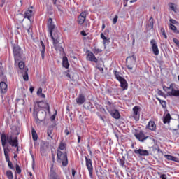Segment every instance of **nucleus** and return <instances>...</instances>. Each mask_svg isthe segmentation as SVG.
I'll list each match as a JSON object with an SVG mask.
<instances>
[{
  "label": "nucleus",
  "mask_w": 179,
  "mask_h": 179,
  "mask_svg": "<svg viewBox=\"0 0 179 179\" xmlns=\"http://www.w3.org/2000/svg\"><path fill=\"white\" fill-rule=\"evenodd\" d=\"M0 138L1 141V145L3 148V152H4V156L6 157V162L8 163V166L9 169L11 170H15V167L13 166V164H12V162L10 161V159L9 158V148L6 147V145L8 143L12 146L13 148H17V137H15L14 138H12V136H6V134H5L4 131H3L0 134Z\"/></svg>",
  "instance_id": "1"
},
{
  "label": "nucleus",
  "mask_w": 179,
  "mask_h": 179,
  "mask_svg": "<svg viewBox=\"0 0 179 179\" xmlns=\"http://www.w3.org/2000/svg\"><path fill=\"white\" fill-rule=\"evenodd\" d=\"M57 163H61L63 167L68 166V153L62 152V151L57 150Z\"/></svg>",
  "instance_id": "2"
},
{
  "label": "nucleus",
  "mask_w": 179,
  "mask_h": 179,
  "mask_svg": "<svg viewBox=\"0 0 179 179\" xmlns=\"http://www.w3.org/2000/svg\"><path fill=\"white\" fill-rule=\"evenodd\" d=\"M126 66L129 71H132L134 67L136 68V57L134 55L126 59Z\"/></svg>",
  "instance_id": "3"
},
{
  "label": "nucleus",
  "mask_w": 179,
  "mask_h": 179,
  "mask_svg": "<svg viewBox=\"0 0 179 179\" xmlns=\"http://www.w3.org/2000/svg\"><path fill=\"white\" fill-rule=\"evenodd\" d=\"M85 166L89 171L90 178H93V162L92 159L87 156L85 157Z\"/></svg>",
  "instance_id": "4"
},
{
  "label": "nucleus",
  "mask_w": 179,
  "mask_h": 179,
  "mask_svg": "<svg viewBox=\"0 0 179 179\" xmlns=\"http://www.w3.org/2000/svg\"><path fill=\"white\" fill-rule=\"evenodd\" d=\"M33 9V6L28 8V9L24 12V15L20 14V16H24V19H28L29 22H31V16L34 15Z\"/></svg>",
  "instance_id": "5"
},
{
  "label": "nucleus",
  "mask_w": 179,
  "mask_h": 179,
  "mask_svg": "<svg viewBox=\"0 0 179 179\" xmlns=\"http://www.w3.org/2000/svg\"><path fill=\"white\" fill-rule=\"evenodd\" d=\"M13 54L15 61H19L22 57V48L20 46H14L13 47Z\"/></svg>",
  "instance_id": "6"
},
{
  "label": "nucleus",
  "mask_w": 179,
  "mask_h": 179,
  "mask_svg": "<svg viewBox=\"0 0 179 179\" xmlns=\"http://www.w3.org/2000/svg\"><path fill=\"white\" fill-rule=\"evenodd\" d=\"M150 45L153 54H155V55H159V47L157 46V43L156 42V40L152 39L150 41Z\"/></svg>",
  "instance_id": "7"
},
{
  "label": "nucleus",
  "mask_w": 179,
  "mask_h": 179,
  "mask_svg": "<svg viewBox=\"0 0 179 179\" xmlns=\"http://www.w3.org/2000/svg\"><path fill=\"white\" fill-rule=\"evenodd\" d=\"M87 61H90L91 62H95V64H97V62H99V59H97L94 54L90 51H88V53L87 55Z\"/></svg>",
  "instance_id": "8"
},
{
  "label": "nucleus",
  "mask_w": 179,
  "mask_h": 179,
  "mask_svg": "<svg viewBox=\"0 0 179 179\" xmlns=\"http://www.w3.org/2000/svg\"><path fill=\"white\" fill-rule=\"evenodd\" d=\"M134 136H136V139H138V141H140V142H145V141H146V139L149 138V136H145V134L143 133V131L135 134Z\"/></svg>",
  "instance_id": "9"
},
{
  "label": "nucleus",
  "mask_w": 179,
  "mask_h": 179,
  "mask_svg": "<svg viewBox=\"0 0 179 179\" xmlns=\"http://www.w3.org/2000/svg\"><path fill=\"white\" fill-rule=\"evenodd\" d=\"M109 114H110L111 117H113V118H115V120H120V118H121L120 111H118V110L117 109L110 110Z\"/></svg>",
  "instance_id": "10"
},
{
  "label": "nucleus",
  "mask_w": 179,
  "mask_h": 179,
  "mask_svg": "<svg viewBox=\"0 0 179 179\" xmlns=\"http://www.w3.org/2000/svg\"><path fill=\"white\" fill-rule=\"evenodd\" d=\"M48 28L49 30L50 36H52V31H54V29H55V25L52 24V18L48 19Z\"/></svg>",
  "instance_id": "11"
},
{
  "label": "nucleus",
  "mask_w": 179,
  "mask_h": 179,
  "mask_svg": "<svg viewBox=\"0 0 179 179\" xmlns=\"http://www.w3.org/2000/svg\"><path fill=\"white\" fill-rule=\"evenodd\" d=\"M76 101L78 106H82L86 101V98L83 94H80L78 96L76 99Z\"/></svg>",
  "instance_id": "12"
},
{
  "label": "nucleus",
  "mask_w": 179,
  "mask_h": 179,
  "mask_svg": "<svg viewBox=\"0 0 179 179\" xmlns=\"http://www.w3.org/2000/svg\"><path fill=\"white\" fill-rule=\"evenodd\" d=\"M45 117H47V112L45 111H39L36 115V118L41 122L45 120Z\"/></svg>",
  "instance_id": "13"
},
{
  "label": "nucleus",
  "mask_w": 179,
  "mask_h": 179,
  "mask_svg": "<svg viewBox=\"0 0 179 179\" xmlns=\"http://www.w3.org/2000/svg\"><path fill=\"white\" fill-rule=\"evenodd\" d=\"M85 20H86V11L82 12L78 17V24H83L85 23Z\"/></svg>",
  "instance_id": "14"
},
{
  "label": "nucleus",
  "mask_w": 179,
  "mask_h": 179,
  "mask_svg": "<svg viewBox=\"0 0 179 179\" xmlns=\"http://www.w3.org/2000/svg\"><path fill=\"white\" fill-rule=\"evenodd\" d=\"M145 128L146 129H149V131H152L155 132V131H156V123H155V121L150 120L148 122Z\"/></svg>",
  "instance_id": "15"
},
{
  "label": "nucleus",
  "mask_w": 179,
  "mask_h": 179,
  "mask_svg": "<svg viewBox=\"0 0 179 179\" xmlns=\"http://www.w3.org/2000/svg\"><path fill=\"white\" fill-rule=\"evenodd\" d=\"M134 153L136 155H139V156H149V151H148V150L141 148L138 150H134Z\"/></svg>",
  "instance_id": "16"
},
{
  "label": "nucleus",
  "mask_w": 179,
  "mask_h": 179,
  "mask_svg": "<svg viewBox=\"0 0 179 179\" xmlns=\"http://www.w3.org/2000/svg\"><path fill=\"white\" fill-rule=\"evenodd\" d=\"M6 92H8V84L3 81H1L0 83V93L5 94Z\"/></svg>",
  "instance_id": "17"
},
{
  "label": "nucleus",
  "mask_w": 179,
  "mask_h": 179,
  "mask_svg": "<svg viewBox=\"0 0 179 179\" xmlns=\"http://www.w3.org/2000/svg\"><path fill=\"white\" fill-rule=\"evenodd\" d=\"M133 117L134 118V120H136V121H139V117H140V114H139V106H134L133 108Z\"/></svg>",
  "instance_id": "18"
},
{
  "label": "nucleus",
  "mask_w": 179,
  "mask_h": 179,
  "mask_svg": "<svg viewBox=\"0 0 179 179\" xmlns=\"http://www.w3.org/2000/svg\"><path fill=\"white\" fill-rule=\"evenodd\" d=\"M120 83V87H122V90H127L128 89V83L125 78H122L119 80Z\"/></svg>",
  "instance_id": "19"
},
{
  "label": "nucleus",
  "mask_w": 179,
  "mask_h": 179,
  "mask_svg": "<svg viewBox=\"0 0 179 179\" xmlns=\"http://www.w3.org/2000/svg\"><path fill=\"white\" fill-rule=\"evenodd\" d=\"M41 48H40L41 54V58L42 59H44L45 55V45H44V42L43 41H41Z\"/></svg>",
  "instance_id": "20"
},
{
  "label": "nucleus",
  "mask_w": 179,
  "mask_h": 179,
  "mask_svg": "<svg viewBox=\"0 0 179 179\" xmlns=\"http://www.w3.org/2000/svg\"><path fill=\"white\" fill-rule=\"evenodd\" d=\"M50 179H61L59 176L55 173V170H52V169H50Z\"/></svg>",
  "instance_id": "21"
},
{
  "label": "nucleus",
  "mask_w": 179,
  "mask_h": 179,
  "mask_svg": "<svg viewBox=\"0 0 179 179\" xmlns=\"http://www.w3.org/2000/svg\"><path fill=\"white\" fill-rule=\"evenodd\" d=\"M169 96H173V97H179V90L172 88L171 92H168Z\"/></svg>",
  "instance_id": "22"
},
{
  "label": "nucleus",
  "mask_w": 179,
  "mask_h": 179,
  "mask_svg": "<svg viewBox=\"0 0 179 179\" xmlns=\"http://www.w3.org/2000/svg\"><path fill=\"white\" fill-rule=\"evenodd\" d=\"M164 158L167 159V160H171L172 162H176V163H178V158H177L173 155H165Z\"/></svg>",
  "instance_id": "23"
},
{
  "label": "nucleus",
  "mask_w": 179,
  "mask_h": 179,
  "mask_svg": "<svg viewBox=\"0 0 179 179\" xmlns=\"http://www.w3.org/2000/svg\"><path fill=\"white\" fill-rule=\"evenodd\" d=\"M62 66L64 68H66V69H68L69 68V62H68V57H64L62 59Z\"/></svg>",
  "instance_id": "24"
},
{
  "label": "nucleus",
  "mask_w": 179,
  "mask_h": 179,
  "mask_svg": "<svg viewBox=\"0 0 179 179\" xmlns=\"http://www.w3.org/2000/svg\"><path fill=\"white\" fill-rule=\"evenodd\" d=\"M52 41H53V44L54 45H57V44H58V43H59V36H58V35L55 36H55L53 35L50 36Z\"/></svg>",
  "instance_id": "25"
},
{
  "label": "nucleus",
  "mask_w": 179,
  "mask_h": 179,
  "mask_svg": "<svg viewBox=\"0 0 179 179\" xmlns=\"http://www.w3.org/2000/svg\"><path fill=\"white\" fill-rule=\"evenodd\" d=\"M170 120H171V115H170V113H167L166 116L164 117V124H170Z\"/></svg>",
  "instance_id": "26"
},
{
  "label": "nucleus",
  "mask_w": 179,
  "mask_h": 179,
  "mask_svg": "<svg viewBox=\"0 0 179 179\" xmlns=\"http://www.w3.org/2000/svg\"><path fill=\"white\" fill-rule=\"evenodd\" d=\"M31 135H32L33 141H37V139H38V136L37 135V131H36V129H34V128L31 129Z\"/></svg>",
  "instance_id": "27"
},
{
  "label": "nucleus",
  "mask_w": 179,
  "mask_h": 179,
  "mask_svg": "<svg viewBox=\"0 0 179 179\" xmlns=\"http://www.w3.org/2000/svg\"><path fill=\"white\" fill-rule=\"evenodd\" d=\"M59 150H66V143H64V142H61L59 143V148H58Z\"/></svg>",
  "instance_id": "28"
},
{
  "label": "nucleus",
  "mask_w": 179,
  "mask_h": 179,
  "mask_svg": "<svg viewBox=\"0 0 179 179\" xmlns=\"http://www.w3.org/2000/svg\"><path fill=\"white\" fill-rule=\"evenodd\" d=\"M113 73H114V75H115V78L117 79V80H118V82H119L120 80H121V79H123V78H124L123 77H122L121 76H120V72H118V71H115V70L113 71Z\"/></svg>",
  "instance_id": "29"
},
{
  "label": "nucleus",
  "mask_w": 179,
  "mask_h": 179,
  "mask_svg": "<svg viewBox=\"0 0 179 179\" xmlns=\"http://www.w3.org/2000/svg\"><path fill=\"white\" fill-rule=\"evenodd\" d=\"M156 99L158 100V101H159L161 106H162L163 108H166L167 107V103L166 102V101H163L162 99H160V98L159 97H156Z\"/></svg>",
  "instance_id": "30"
},
{
  "label": "nucleus",
  "mask_w": 179,
  "mask_h": 179,
  "mask_svg": "<svg viewBox=\"0 0 179 179\" xmlns=\"http://www.w3.org/2000/svg\"><path fill=\"white\" fill-rule=\"evenodd\" d=\"M101 38L103 40V45H106V44H107V41L108 43H110V38H108L107 37H106V36H104L103 34H101ZM106 40H107V41H106Z\"/></svg>",
  "instance_id": "31"
},
{
  "label": "nucleus",
  "mask_w": 179,
  "mask_h": 179,
  "mask_svg": "<svg viewBox=\"0 0 179 179\" xmlns=\"http://www.w3.org/2000/svg\"><path fill=\"white\" fill-rule=\"evenodd\" d=\"M6 176H7L8 179H13V173L10 170L6 171Z\"/></svg>",
  "instance_id": "32"
},
{
  "label": "nucleus",
  "mask_w": 179,
  "mask_h": 179,
  "mask_svg": "<svg viewBox=\"0 0 179 179\" xmlns=\"http://www.w3.org/2000/svg\"><path fill=\"white\" fill-rule=\"evenodd\" d=\"M47 135L48 138H50V139H54V135H52V129H48L47 131Z\"/></svg>",
  "instance_id": "33"
},
{
  "label": "nucleus",
  "mask_w": 179,
  "mask_h": 179,
  "mask_svg": "<svg viewBox=\"0 0 179 179\" xmlns=\"http://www.w3.org/2000/svg\"><path fill=\"white\" fill-rule=\"evenodd\" d=\"M27 69H24V75L23 76L24 80L27 81L29 80V74L27 73Z\"/></svg>",
  "instance_id": "34"
},
{
  "label": "nucleus",
  "mask_w": 179,
  "mask_h": 179,
  "mask_svg": "<svg viewBox=\"0 0 179 179\" xmlns=\"http://www.w3.org/2000/svg\"><path fill=\"white\" fill-rule=\"evenodd\" d=\"M119 164H120L122 167H124V164H125V157H122L119 160Z\"/></svg>",
  "instance_id": "35"
},
{
  "label": "nucleus",
  "mask_w": 179,
  "mask_h": 179,
  "mask_svg": "<svg viewBox=\"0 0 179 179\" xmlns=\"http://www.w3.org/2000/svg\"><path fill=\"white\" fill-rule=\"evenodd\" d=\"M85 106H87V107H85L87 110H90V111H92V108H93V105L92 104V102H87Z\"/></svg>",
  "instance_id": "36"
},
{
  "label": "nucleus",
  "mask_w": 179,
  "mask_h": 179,
  "mask_svg": "<svg viewBox=\"0 0 179 179\" xmlns=\"http://www.w3.org/2000/svg\"><path fill=\"white\" fill-rule=\"evenodd\" d=\"M169 8L171 9V10H173V12H176V4L173 3H170L169 4Z\"/></svg>",
  "instance_id": "37"
},
{
  "label": "nucleus",
  "mask_w": 179,
  "mask_h": 179,
  "mask_svg": "<svg viewBox=\"0 0 179 179\" xmlns=\"http://www.w3.org/2000/svg\"><path fill=\"white\" fill-rule=\"evenodd\" d=\"M15 170L17 172V174H20L22 173V169H20V166H19V164H16L15 165Z\"/></svg>",
  "instance_id": "38"
},
{
  "label": "nucleus",
  "mask_w": 179,
  "mask_h": 179,
  "mask_svg": "<svg viewBox=\"0 0 179 179\" xmlns=\"http://www.w3.org/2000/svg\"><path fill=\"white\" fill-rule=\"evenodd\" d=\"M18 66H19V68H20V69H24V62H20L19 63H18Z\"/></svg>",
  "instance_id": "39"
},
{
  "label": "nucleus",
  "mask_w": 179,
  "mask_h": 179,
  "mask_svg": "<svg viewBox=\"0 0 179 179\" xmlns=\"http://www.w3.org/2000/svg\"><path fill=\"white\" fill-rule=\"evenodd\" d=\"M94 52L97 55V54H100V52H103V50H101V49L97 48H94Z\"/></svg>",
  "instance_id": "40"
},
{
  "label": "nucleus",
  "mask_w": 179,
  "mask_h": 179,
  "mask_svg": "<svg viewBox=\"0 0 179 179\" xmlns=\"http://www.w3.org/2000/svg\"><path fill=\"white\" fill-rule=\"evenodd\" d=\"M157 94L159 96H162V97H166V94H164V92H163V91L160 90H157Z\"/></svg>",
  "instance_id": "41"
},
{
  "label": "nucleus",
  "mask_w": 179,
  "mask_h": 179,
  "mask_svg": "<svg viewBox=\"0 0 179 179\" xmlns=\"http://www.w3.org/2000/svg\"><path fill=\"white\" fill-rule=\"evenodd\" d=\"M57 114H58V111L55 110V113L50 117V120L52 122L55 120L57 117Z\"/></svg>",
  "instance_id": "42"
},
{
  "label": "nucleus",
  "mask_w": 179,
  "mask_h": 179,
  "mask_svg": "<svg viewBox=\"0 0 179 179\" xmlns=\"http://www.w3.org/2000/svg\"><path fill=\"white\" fill-rule=\"evenodd\" d=\"M161 33H162V36H164V38L167 39V35H166V31L164 30V28L161 29Z\"/></svg>",
  "instance_id": "43"
},
{
  "label": "nucleus",
  "mask_w": 179,
  "mask_h": 179,
  "mask_svg": "<svg viewBox=\"0 0 179 179\" xmlns=\"http://www.w3.org/2000/svg\"><path fill=\"white\" fill-rule=\"evenodd\" d=\"M170 29L173 31H177V27L173 25V24H170Z\"/></svg>",
  "instance_id": "44"
},
{
  "label": "nucleus",
  "mask_w": 179,
  "mask_h": 179,
  "mask_svg": "<svg viewBox=\"0 0 179 179\" xmlns=\"http://www.w3.org/2000/svg\"><path fill=\"white\" fill-rule=\"evenodd\" d=\"M150 22V26L152 29H153V24H154V20L153 17H150L149 20Z\"/></svg>",
  "instance_id": "45"
},
{
  "label": "nucleus",
  "mask_w": 179,
  "mask_h": 179,
  "mask_svg": "<svg viewBox=\"0 0 179 179\" xmlns=\"http://www.w3.org/2000/svg\"><path fill=\"white\" fill-rule=\"evenodd\" d=\"M117 20H118V15H115V17L113 18V24H116Z\"/></svg>",
  "instance_id": "46"
},
{
  "label": "nucleus",
  "mask_w": 179,
  "mask_h": 179,
  "mask_svg": "<svg viewBox=\"0 0 179 179\" xmlns=\"http://www.w3.org/2000/svg\"><path fill=\"white\" fill-rule=\"evenodd\" d=\"M40 152H41V156H44V153H45V150L44 149V148H41Z\"/></svg>",
  "instance_id": "47"
},
{
  "label": "nucleus",
  "mask_w": 179,
  "mask_h": 179,
  "mask_svg": "<svg viewBox=\"0 0 179 179\" xmlns=\"http://www.w3.org/2000/svg\"><path fill=\"white\" fill-rule=\"evenodd\" d=\"M17 103H19V101L21 103V104L24 105V99H17Z\"/></svg>",
  "instance_id": "48"
},
{
  "label": "nucleus",
  "mask_w": 179,
  "mask_h": 179,
  "mask_svg": "<svg viewBox=\"0 0 179 179\" xmlns=\"http://www.w3.org/2000/svg\"><path fill=\"white\" fill-rule=\"evenodd\" d=\"M46 106H47L46 109H47L48 114H51V110L50 109V105L48 103H46Z\"/></svg>",
  "instance_id": "49"
},
{
  "label": "nucleus",
  "mask_w": 179,
  "mask_h": 179,
  "mask_svg": "<svg viewBox=\"0 0 179 179\" xmlns=\"http://www.w3.org/2000/svg\"><path fill=\"white\" fill-rule=\"evenodd\" d=\"M30 27H31V24H29V25L28 26V27H25V29L27 30V33L29 34L30 33Z\"/></svg>",
  "instance_id": "50"
},
{
  "label": "nucleus",
  "mask_w": 179,
  "mask_h": 179,
  "mask_svg": "<svg viewBox=\"0 0 179 179\" xmlns=\"http://www.w3.org/2000/svg\"><path fill=\"white\" fill-rule=\"evenodd\" d=\"M43 93V89L42 88H39L37 91V94L38 96H40V94H41Z\"/></svg>",
  "instance_id": "51"
},
{
  "label": "nucleus",
  "mask_w": 179,
  "mask_h": 179,
  "mask_svg": "<svg viewBox=\"0 0 179 179\" xmlns=\"http://www.w3.org/2000/svg\"><path fill=\"white\" fill-rule=\"evenodd\" d=\"M160 178H162V179H167V175L163 173L162 175L160 176Z\"/></svg>",
  "instance_id": "52"
},
{
  "label": "nucleus",
  "mask_w": 179,
  "mask_h": 179,
  "mask_svg": "<svg viewBox=\"0 0 179 179\" xmlns=\"http://www.w3.org/2000/svg\"><path fill=\"white\" fill-rule=\"evenodd\" d=\"M76 135L78 137V143H80L81 137L79 136V134H77Z\"/></svg>",
  "instance_id": "53"
},
{
  "label": "nucleus",
  "mask_w": 179,
  "mask_h": 179,
  "mask_svg": "<svg viewBox=\"0 0 179 179\" xmlns=\"http://www.w3.org/2000/svg\"><path fill=\"white\" fill-rule=\"evenodd\" d=\"M64 134H65L66 136H68V135H71V132H70V131H69V130H68V129H66V130L64 131Z\"/></svg>",
  "instance_id": "54"
},
{
  "label": "nucleus",
  "mask_w": 179,
  "mask_h": 179,
  "mask_svg": "<svg viewBox=\"0 0 179 179\" xmlns=\"http://www.w3.org/2000/svg\"><path fill=\"white\" fill-rule=\"evenodd\" d=\"M80 34H81V36H87V34H86V32H85V31H82L80 32Z\"/></svg>",
  "instance_id": "55"
},
{
  "label": "nucleus",
  "mask_w": 179,
  "mask_h": 179,
  "mask_svg": "<svg viewBox=\"0 0 179 179\" xmlns=\"http://www.w3.org/2000/svg\"><path fill=\"white\" fill-rule=\"evenodd\" d=\"M173 42L175 43V44H177V45H179V41L178 39L173 38Z\"/></svg>",
  "instance_id": "56"
},
{
  "label": "nucleus",
  "mask_w": 179,
  "mask_h": 179,
  "mask_svg": "<svg viewBox=\"0 0 179 179\" xmlns=\"http://www.w3.org/2000/svg\"><path fill=\"white\" fill-rule=\"evenodd\" d=\"M163 90H164V92H167V90H169V87H166V85L163 86Z\"/></svg>",
  "instance_id": "57"
},
{
  "label": "nucleus",
  "mask_w": 179,
  "mask_h": 179,
  "mask_svg": "<svg viewBox=\"0 0 179 179\" xmlns=\"http://www.w3.org/2000/svg\"><path fill=\"white\" fill-rule=\"evenodd\" d=\"M98 69L100 71V72L101 73H103L104 72V69L103 68H101V67H98Z\"/></svg>",
  "instance_id": "58"
},
{
  "label": "nucleus",
  "mask_w": 179,
  "mask_h": 179,
  "mask_svg": "<svg viewBox=\"0 0 179 179\" xmlns=\"http://www.w3.org/2000/svg\"><path fill=\"white\" fill-rule=\"evenodd\" d=\"M38 96H40L41 97V99H45V94H39V95Z\"/></svg>",
  "instance_id": "59"
},
{
  "label": "nucleus",
  "mask_w": 179,
  "mask_h": 179,
  "mask_svg": "<svg viewBox=\"0 0 179 179\" xmlns=\"http://www.w3.org/2000/svg\"><path fill=\"white\" fill-rule=\"evenodd\" d=\"M75 174H76V171H75V169H72V176H73V177H75Z\"/></svg>",
  "instance_id": "60"
},
{
  "label": "nucleus",
  "mask_w": 179,
  "mask_h": 179,
  "mask_svg": "<svg viewBox=\"0 0 179 179\" xmlns=\"http://www.w3.org/2000/svg\"><path fill=\"white\" fill-rule=\"evenodd\" d=\"M66 76H67V78H70L71 80H73V78L71 76V74L67 73Z\"/></svg>",
  "instance_id": "61"
},
{
  "label": "nucleus",
  "mask_w": 179,
  "mask_h": 179,
  "mask_svg": "<svg viewBox=\"0 0 179 179\" xmlns=\"http://www.w3.org/2000/svg\"><path fill=\"white\" fill-rule=\"evenodd\" d=\"M172 89H174L173 87V84H171L169 87H168V90H172Z\"/></svg>",
  "instance_id": "62"
},
{
  "label": "nucleus",
  "mask_w": 179,
  "mask_h": 179,
  "mask_svg": "<svg viewBox=\"0 0 179 179\" xmlns=\"http://www.w3.org/2000/svg\"><path fill=\"white\" fill-rule=\"evenodd\" d=\"M170 22H171V23H172L173 24H176V20H173V19H171L170 20Z\"/></svg>",
  "instance_id": "63"
},
{
  "label": "nucleus",
  "mask_w": 179,
  "mask_h": 179,
  "mask_svg": "<svg viewBox=\"0 0 179 179\" xmlns=\"http://www.w3.org/2000/svg\"><path fill=\"white\" fill-rule=\"evenodd\" d=\"M29 90H30L31 93H33V92H34V87H31L29 88Z\"/></svg>",
  "instance_id": "64"
}]
</instances>
